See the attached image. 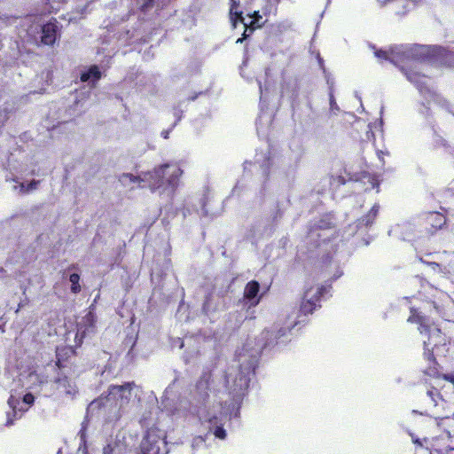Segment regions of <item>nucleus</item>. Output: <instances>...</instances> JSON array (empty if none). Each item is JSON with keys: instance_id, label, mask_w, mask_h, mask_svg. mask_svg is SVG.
Returning <instances> with one entry per match:
<instances>
[{"instance_id": "22", "label": "nucleus", "mask_w": 454, "mask_h": 454, "mask_svg": "<svg viewBox=\"0 0 454 454\" xmlns=\"http://www.w3.org/2000/svg\"><path fill=\"white\" fill-rule=\"evenodd\" d=\"M103 454H115V447L113 444H107L103 449Z\"/></svg>"}, {"instance_id": "33", "label": "nucleus", "mask_w": 454, "mask_h": 454, "mask_svg": "<svg viewBox=\"0 0 454 454\" xmlns=\"http://www.w3.org/2000/svg\"><path fill=\"white\" fill-rule=\"evenodd\" d=\"M20 307H21V306H20V305H19V307H18V309H16V313H18V312H19V310H20Z\"/></svg>"}, {"instance_id": "10", "label": "nucleus", "mask_w": 454, "mask_h": 454, "mask_svg": "<svg viewBox=\"0 0 454 454\" xmlns=\"http://www.w3.org/2000/svg\"><path fill=\"white\" fill-rule=\"evenodd\" d=\"M95 324V315L88 312L78 323L75 341L77 345H81L82 339L90 333L93 332Z\"/></svg>"}, {"instance_id": "28", "label": "nucleus", "mask_w": 454, "mask_h": 454, "mask_svg": "<svg viewBox=\"0 0 454 454\" xmlns=\"http://www.w3.org/2000/svg\"><path fill=\"white\" fill-rule=\"evenodd\" d=\"M259 87H260L261 101H262V98H263L264 97H266V92L263 90L262 86L261 84L259 85Z\"/></svg>"}, {"instance_id": "24", "label": "nucleus", "mask_w": 454, "mask_h": 454, "mask_svg": "<svg viewBox=\"0 0 454 454\" xmlns=\"http://www.w3.org/2000/svg\"><path fill=\"white\" fill-rule=\"evenodd\" d=\"M204 443V439L201 436L196 437L192 441V448Z\"/></svg>"}, {"instance_id": "20", "label": "nucleus", "mask_w": 454, "mask_h": 454, "mask_svg": "<svg viewBox=\"0 0 454 454\" xmlns=\"http://www.w3.org/2000/svg\"><path fill=\"white\" fill-rule=\"evenodd\" d=\"M430 219L432 222L435 223V224L434 225L435 228H441L442 225H443L445 223L444 216L439 213L431 214Z\"/></svg>"}, {"instance_id": "30", "label": "nucleus", "mask_w": 454, "mask_h": 454, "mask_svg": "<svg viewBox=\"0 0 454 454\" xmlns=\"http://www.w3.org/2000/svg\"><path fill=\"white\" fill-rule=\"evenodd\" d=\"M243 40H244V37L239 38V39L236 41V43H242V42H243Z\"/></svg>"}, {"instance_id": "4", "label": "nucleus", "mask_w": 454, "mask_h": 454, "mask_svg": "<svg viewBox=\"0 0 454 454\" xmlns=\"http://www.w3.org/2000/svg\"><path fill=\"white\" fill-rule=\"evenodd\" d=\"M374 55L380 60H388L403 71V64L423 60L429 56V47L424 45H400L391 47L389 51H375Z\"/></svg>"}, {"instance_id": "2", "label": "nucleus", "mask_w": 454, "mask_h": 454, "mask_svg": "<svg viewBox=\"0 0 454 454\" xmlns=\"http://www.w3.org/2000/svg\"><path fill=\"white\" fill-rule=\"evenodd\" d=\"M183 171L176 164H165L153 172H145L139 176L125 173L120 176V182L122 185L134 189L135 187L149 186L152 190L160 188L174 187Z\"/></svg>"}, {"instance_id": "27", "label": "nucleus", "mask_w": 454, "mask_h": 454, "mask_svg": "<svg viewBox=\"0 0 454 454\" xmlns=\"http://www.w3.org/2000/svg\"><path fill=\"white\" fill-rule=\"evenodd\" d=\"M411 437H412V442L415 444H417V445H419L420 447L422 446V442H420V440L419 438L414 437L412 434H411Z\"/></svg>"}, {"instance_id": "9", "label": "nucleus", "mask_w": 454, "mask_h": 454, "mask_svg": "<svg viewBox=\"0 0 454 454\" xmlns=\"http://www.w3.org/2000/svg\"><path fill=\"white\" fill-rule=\"evenodd\" d=\"M325 291V288L322 286L312 285L307 286L301 303V311L305 315L312 313L319 306V299Z\"/></svg>"}, {"instance_id": "8", "label": "nucleus", "mask_w": 454, "mask_h": 454, "mask_svg": "<svg viewBox=\"0 0 454 454\" xmlns=\"http://www.w3.org/2000/svg\"><path fill=\"white\" fill-rule=\"evenodd\" d=\"M35 401L34 395L31 394H26L22 399L18 396L12 395L8 400V404L12 410L13 417H11V413H7L6 425L11 426L13 424L14 419H19L22 414L28 410Z\"/></svg>"}, {"instance_id": "21", "label": "nucleus", "mask_w": 454, "mask_h": 454, "mask_svg": "<svg viewBox=\"0 0 454 454\" xmlns=\"http://www.w3.org/2000/svg\"><path fill=\"white\" fill-rule=\"evenodd\" d=\"M378 211H379V207L377 205L373 206L372 208L371 209L370 213L366 216V219L364 220L366 225L372 223V221L374 220V218L376 217V215L378 214Z\"/></svg>"}, {"instance_id": "15", "label": "nucleus", "mask_w": 454, "mask_h": 454, "mask_svg": "<svg viewBox=\"0 0 454 454\" xmlns=\"http://www.w3.org/2000/svg\"><path fill=\"white\" fill-rule=\"evenodd\" d=\"M101 77V73L97 66L90 67L87 71L81 74L82 82H88L94 84Z\"/></svg>"}, {"instance_id": "19", "label": "nucleus", "mask_w": 454, "mask_h": 454, "mask_svg": "<svg viewBox=\"0 0 454 454\" xmlns=\"http://www.w3.org/2000/svg\"><path fill=\"white\" fill-rule=\"evenodd\" d=\"M69 280L72 284L71 290L73 293L76 294L80 292L81 286L79 285L80 277L78 274L74 273L70 275Z\"/></svg>"}, {"instance_id": "29", "label": "nucleus", "mask_w": 454, "mask_h": 454, "mask_svg": "<svg viewBox=\"0 0 454 454\" xmlns=\"http://www.w3.org/2000/svg\"><path fill=\"white\" fill-rule=\"evenodd\" d=\"M161 135H162V137H163L164 138H168V131H163V132L161 133Z\"/></svg>"}, {"instance_id": "25", "label": "nucleus", "mask_w": 454, "mask_h": 454, "mask_svg": "<svg viewBox=\"0 0 454 454\" xmlns=\"http://www.w3.org/2000/svg\"><path fill=\"white\" fill-rule=\"evenodd\" d=\"M207 386H208L207 380H200V381L197 384V389H198V390H200V389H207Z\"/></svg>"}, {"instance_id": "3", "label": "nucleus", "mask_w": 454, "mask_h": 454, "mask_svg": "<svg viewBox=\"0 0 454 454\" xmlns=\"http://www.w3.org/2000/svg\"><path fill=\"white\" fill-rule=\"evenodd\" d=\"M133 387V383H126L121 386L112 385L108 388L107 395L93 401L89 408L93 410L97 407H102L106 411L114 413V418L117 419L130 401Z\"/></svg>"}, {"instance_id": "1", "label": "nucleus", "mask_w": 454, "mask_h": 454, "mask_svg": "<svg viewBox=\"0 0 454 454\" xmlns=\"http://www.w3.org/2000/svg\"><path fill=\"white\" fill-rule=\"evenodd\" d=\"M262 348L263 346H259L252 351L250 355L252 361L244 370L239 371V373L228 372L226 385L230 390L229 395H232L231 403L229 405L223 406L222 402L216 404L215 401H207L203 406H200L194 411L200 423L208 424L209 430L218 439L224 440L227 436L226 431L223 427V421L228 415H237L241 397L248 387L249 376L254 370L255 359Z\"/></svg>"}, {"instance_id": "12", "label": "nucleus", "mask_w": 454, "mask_h": 454, "mask_svg": "<svg viewBox=\"0 0 454 454\" xmlns=\"http://www.w3.org/2000/svg\"><path fill=\"white\" fill-rule=\"evenodd\" d=\"M259 283L256 281H250L247 284L244 290V301L249 307H254L259 303Z\"/></svg>"}, {"instance_id": "31", "label": "nucleus", "mask_w": 454, "mask_h": 454, "mask_svg": "<svg viewBox=\"0 0 454 454\" xmlns=\"http://www.w3.org/2000/svg\"><path fill=\"white\" fill-rule=\"evenodd\" d=\"M448 454H454V448L450 449L448 452Z\"/></svg>"}, {"instance_id": "23", "label": "nucleus", "mask_w": 454, "mask_h": 454, "mask_svg": "<svg viewBox=\"0 0 454 454\" xmlns=\"http://www.w3.org/2000/svg\"><path fill=\"white\" fill-rule=\"evenodd\" d=\"M27 378H28V383L30 385H33V384H35V380H37L38 375L35 372H31V373H29Z\"/></svg>"}, {"instance_id": "11", "label": "nucleus", "mask_w": 454, "mask_h": 454, "mask_svg": "<svg viewBox=\"0 0 454 454\" xmlns=\"http://www.w3.org/2000/svg\"><path fill=\"white\" fill-rule=\"evenodd\" d=\"M55 388L59 395L73 398L77 393L76 386L67 377H60L55 380Z\"/></svg>"}, {"instance_id": "32", "label": "nucleus", "mask_w": 454, "mask_h": 454, "mask_svg": "<svg viewBox=\"0 0 454 454\" xmlns=\"http://www.w3.org/2000/svg\"><path fill=\"white\" fill-rule=\"evenodd\" d=\"M403 228H405V229H409V228H410V225H409V224H405V225H403Z\"/></svg>"}, {"instance_id": "26", "label": "nucleus", "mask_w": 454, "mask_h": 454, "mask_svg": "<svg viewBox=\"0 0 454 454\" xmlns=\"http://www.w3.org/2000/svg\"><path fill=\"white\" fill-rule=\"evenodd\" d=\"M330 106H331V109H332L333 111H334V110H338V109H339V108H338V106H337V104H336V102H335V100H334V98H333V96L332 94H331V96H330Z\"/></svg>"}, {"instance_id": "5", "label": "nucleus", "mask_w": 454, "mask_h": 454, "mask_svg": "<svg viewBox=\"0 0 454 454\" xmlns=\"http://www.w3.org/2000/svg\"><path fill=\"white\" fill-rule=\"evenodd\" d=\"M408 322L419 325V331L421 334L428 335L427 340H423L424 343V356L428 360H433L434 347L440 344L443 338L439 328L433 326L430 324L428 317L420 315L416 309H411V315L408 317Z\"/></svg>"}, {"instance_id": "18", "label": "nucleus", "mask_w": 454, "mask_h": 454, "mask_svg": "<svg viewBox=\"0 0 454 454\" xmlns=\"http://www.w3.org/2000/svg\"><path fill=\"white\" fill-rule=\"evenodd\" d=\"M427 395L431 398L435 406L441 405L443 410L448 408L446 407L448 402L444 400L436 388L427 390Z\"/></svg>"}, {"instance_id": "17", "label": "nucleus", "mask_w": 454, "mask_h": 454, "mask_svg": "<svg viewBox=\"0 0 454 454\" xmlns=\"http://www.w3.org/2000/svg\"><path fill=\"white\" fill-rule=\"evenodd\" d=\"M74 354V350L73 349L72 347L58 348L57 351H56L57 365L59 367L64 366L63 363L66 360V358L73 356Z\"/></svg>"}, {"instance_id": "16", "label": "nucleus", "mask_w": 454, "mask_h": 454, "mask_svg": "<svg viewBox=\"0 0 454 454\" xmlns=\"http://www.w3.org/2000/svg\"><path fill=\"white\" fill-rule=\"evenodd\" d=\"M230 19L233 27H236L238 21H243L242 12L238 10L239 0H231Z\"/></svg>"}, {"instance_id": "34", "label": "nucleus", "mask_w": 454, "mask_h": 454, "mask_svg": "<svg viewBox=\"0 0 454 454\" xmlns=\"http://www.w3.org/2000/svg\"><path fill=\"white\" fill-rule=\"evenodd\" d=\"M153 0H148V3L146 4V5H147L148 4H150L151 2H153Z\"/></svg>"}, {"instance_id": "13", "label": "nucleus", "mask_w": 454, "mask_h": 454, "mask_svg": "<svg viewBox=\"0 0 454 454\" xmlns=\"http://www.w3.org/2000/svg\"><path fill=\"white\" fill-rule=\"evenodd\" d=\"M15 182V184L13 185L12 189L13 191L20 195L27 194L37 189L39 181L33 180L29 184H26L25 183H19L16 180H13Z\"/></svg>"}, {"instance_id": "14", "label": "nucleus", "mask_w": 454, "mask_h": 454, "mask_svg": "<svg viewBox=\"0 0 454 454\" xmlns=\"http://www.w3.org/2000/svg\"><path fill=\"white\" fill-rule=\"evenodd\" d=\"M404 74H405L407 79L409 81H411V82L415 83L417 85L418 89L419 90V91L422 93L423 92L422 86L427 85L429 79L427 78L426 76L420 75L419 73L413 72V71H409V72L405 71Z\"/></svg>"}, {"instance_id": "6", "label": "nucleus", "mask_w": 454, "mask_h": 454, "mask_svg": "<svg viewBox=\"0 0 454 454\" xmlns=\"http://www.w3.org/2000/svg\"><path fill=\"white\" fill-rule=\"evenodd\" d=\"M22 27L26 32L27 40H37V35L41 31V42L45 45H52L58 36V26L56 22H48L42 25L38 17H27L22 20Z\"/></svg>"}, {"instance_id": "7", "label": "nucleus", "mask_w": 454, "mask_h": 454, "mask_svg": "<svg viewBox=\"0 0 454 454\" xmlns=\"http://www.w3.org/2000/svg\"><path fill=\"white\" fill-rule=\"evenodd\" d=\"M166 434L164 431L151 427L146 432L137 454H160L161 446L165 445Z\"/></svg>"}]
</instances>
